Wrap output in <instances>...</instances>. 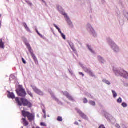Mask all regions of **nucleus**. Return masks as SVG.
I'll list each match as a JSON object with an SVG mask.
<instances>
[{"label":"nucleus","instance_id":"nucleus-1","mask_svg":"<svg viewBox=\"0 0 128 128\" xmlns=\"http://www.w3.org/2000/svg\"><path fill=\"white\" fill-rule=\"evenodd\" d=\"M16 100L19 106H28V108H32V104L26 99L24 98L20 99L18 98H16Z\"/></svg>","mask_w":128,"mask_h":128},{"label":"nucleus","instance_id":"nucleus-2","mask_svg":"<svg viewBox=\"0 0 128 128\" xmlns=\"http://www.w3.org/2000/svg\"><path fill=\"white\" fill-rule=\"evenodd\" d=\"M22 116L24 118H28V120H30V122H32L34 120V115L32 114H30L28 112H26V110H22Z\"/></svg>","mask_w":128,"mask_h":128},{"label":"nucleus","instance_id":"nucleus-3","mask_svg":"<svg viewBox=\"0 0 128 128\" xmlns=\"http://www.w3.org/2000/svg\"><path fill=\"white\" fill-rule=\"evenodd\" d=\"M19 90H16V92L18 94L19 96H21L22 98H24L26 96V90L22 88V86L20 85L18 86Z\"/></svg>","mask_w":128,"mask_h":128},{"label":"nucleus","instance_id":"nucleus-4","mask_svg":"<svg viewBox=\"0 0 128 128\" xmlns=\"http://www.w3.org/2000/svg\"><path fill=\"white\" fill-rule=\"evenodd\" d=\"M26 46L28 51L30 52L33 60H34V62H36L38 60V59L36 58V56L34 54V50L32 49V47L30 46V44L28 43H26Z\"/></svg>","mask_w":128,"mask_h":128},{"label":"nucleus","instance_id":"nucleus-5","mask_svg":"<svg viewBox=\"0 0 128 128\" xmlns=\"http://www.w3.org/2000/svg\"><path fill=\"white\" fill-rule=\"evenodd\" d=\"M32 88L34 90V92L37 94H39V96H44V93L42 92L38 88L36 87L35 86H32Z\"/></svg>","mask_w":128,"mask_h":128},{"label":"nucleus","instance_id":"nucleus-6","mask_svg":"<svg viewBox=\"0 0 128 128\" xmlns=\"http://www.w3.org/2000/svg\"><path fill=\"white\" fill-rule=\"evenodd\" d=\"M119 74L121 76H123L124 78H128V73L125 70H122L119 72Z\"/></svg>","mask_w":128,"mask_h":128},{"label":"nucleus","instance_id":"nucleus-7","mask_svg":"<svg viewBox=\"0 0 128 128\" xmlns=\"http://www.w3.org/2000/svg\"><path fill=\"white\" fill-rule=\"evenodd\" d=\"M64 96H66V98H68L70 100H72V102H74V98H72V96H70V95L68 92H64Z\"/></svg>","mask_w":128,"mask_h":128},{"label":"nucleus","instance_id":"nucleus-8","mask_svg":"<svg viewBox=\"0 0 128 128\" xmlns=\"http://www.w3.org/2000/svg\"><path fill=\"white\" fill-rule=\"evenodd\" d=\"M22 122L24 126H28V120H26V119L23 118H22Z\"/></svg>","mask_w":128,"mask_h":128},{"label":"nucleus","instance_id":"nucleus-9","mask_svg":"<svg viewBox=\"0 0 128 128\" xmlns=\"http://www.w3.org/2000/svg\"><path fill=\"white\" fill-rule=\"evenodd\" d=\"M78 114H79L80 116L82 118H86V116L84 114L82 111H78Z\"/></svg>","mask_w":128,"mask_h":128},{"label":"nucleus","instance_id":"nucleus-10","mask_svg":"<svg viewBox=\"0 0 128 128\" xmlns=\"http://www.w3.org/2000/svg\"><path fill=\"white\" fill-rule=\"evenodd\" d=\"M8 98H12L14 100V98H16V96H14V94L12 92H9L8 94Z\"/></svg>","mask_w":128,"mask_h":128},{"label":"nucleus","instance_id":"nucleus-11","mask_svg":"<svg viewBox=\"0 0 128 128\" xmlns=\"http://www.w3.org/2000/svg\"><path fill=\"white\" fill-rule=\"evenodd\" d=\"M0 48H4V44L2 42V39H0Z\"/></svg>","mask_w":128,"mask_h":128},{"label":"nucleus","instance_id":"nucleus-12","mask_svg":"<svg viewBox=\"0 0 128 128\" xmlns=\"http://www.w3.org/2000/svg\"><path fill=\"white\" fill-rule=\"evenodd\" d=\"M54 28H56V30H58L60 34H62V30H60V28H58V26H56V24H54Z\"/></svg>","mask_w":128,"mask_h":128},{"label":"nucleus","instance_id":"nucleus-13","mask_svg":"<svg viewBox=\"0 0 128 128\" xmlns=\"http://www.w3.org/2000/svg\"><path fill=\"white\" fill-rule=\"evenodd\" d=\"M112 92L113 94L114 98H116V96H118V94H116V92L114 90H112Z\"/></svg>","mask_w":128,"mask_h":128},{"label":"nucleus","instance_id":"nucleus-14","mask_svg":"<svg viewBox=\"0 0 128 128\" xmlns=\"http://www.w3.org/2000/svg\"><path fill=\"white\" fill-rule=\"evenodd\" d=\"M89 104H91V106H96V102L94 101H92V100L90 101Z\"/></svg>","mask_w":128,"mask_h":128},{"label":"nucleus","instance_id":"nucleus-15","mask_svg":"<svg viewBox=\"0 0 128 128\" xmlns=\"http://www.w3.org/2000/svg\"><path fill=\"white\" fill-rule=\"evenodd\" d=\"M83 102L84 104H88V100L86 98H84L83 99Z\"/></svg>","mask_w":128,"mask_h":128},{"label":"nucleus","instance_id":"nucleus-16","mask_svg":"<svg viewBox=\"0 0 128 128\" xmlns=\"http://www.w3.org/2000/svg\"><path fill=\"white\" fill-rule=\"evenodd\" d=\"M84 70L86 72H88V74L90 72V70L88 68H84Z\"/></svg>","mask_w":128,"mask_h":128},{"label":"nucleus","instance_id":"nucleus-17","mask_svg":"<svg viewBox=\"0 0 128 128\" xmlns=\"http://www.w3.org/2000/svg\"><path fill=\"white\" fill-rule=\"evenodd\" d=\"M122 98H120L118 100H117V102L118 104H122Z\"/></svg>","mask_w":128,"mask_h":128},{"label":"nucleus","instance_id":"nucleus-18","mask_svg":"<svg viewBox=\"0 0 128 128\" xmlns=\"http://www.w3.org/2000/svg\"><path fill=\"white\" fill-rule=\"evenodd\" d=\"M24 28H25L27 32H30V28H28V25L26 24H24Z\"/></svg>","mask_w":128,"mask_h":128},{"label":"nucleus","instance_id":"nucleus-19","mask_svg":"<svg viewBox=\"0 0 128 128\" xmlns=\"http://www.w3.org/2000/svg\"><path fill=\"white\" fill-rule=\"evenodd\" d=\"M57 120H58V122H62V118L58 116Z\"/></svg>","mask_w":128,"mask_h":128},{"label":"nucleus","instance_id":"nucleus-20","mask_svg":"<svg viewBox=\"0 0 128 128\" xmlns=\"http://www.w3.org/2000/svg\"><path fill=\"white\" fill-rule=\"evenodd\" d=\"M88 74H89L90 76H92V77L94 76V73H92V72L91 70Z\"/></svg>","mask_w":128,"mask_h":128},{"label":"nucleus","instance_id":"nucleus-21","mask_svg":"<svg viewBox=\"0 0 128 128\" xmlns=\"http://www.w3.org/2000/svg\"><path fill=\"white\" fill-rule=\"evenodd\" d=\"M122 106H123V108H126V106H128V104L124 102L122 103Z\"/></svg>","mask_w":128,"mask_h":128},{"label":"nucleus","instance_id":"nucleus-22","mask_svg":"<svg viewBox=\"0 0 128 128\" xmlns=\"http://www.w3.org/2000/svg\"><path fill=\"white\" fill-rule=\"evenodd\" d=\"M63 16H64L65 18H66L67 20H70V18H68V15L66 13L63 14Z\"/></svg>","mask_w":128,"mask_h":128},{"label":"nucleus","instance_id":"nucleus-23","mask_svg":"<svg viewBox=\"0 0 128 128\" xmlns=\"http://www.w3.org/2000/svg\"><path fill=\"white\" fill-rule=\"evenodd\" d=\"M61 36H62V38H64V40H66V36L64 35V34H61Z\"/></svg>","mask_w":128,"mask_h":128},{"label":"nucleus","instance_id":"nucleus-24","mask_svg":"<svg viewBox=\"0 0 128 128\" xmlns=\"http://www.w3.org/2000/svg\"><path fill=\"white\" fill-rule=\"evenodd\" d=\"M40 126H46V125L44 122H41Z\"/></svg>","mask_w":128,"mask_h":128},{"label":"nucleus","instance_id":"nucleus-25","mask_svg":"<svg viewBox=\"0 0 128 128\" xmlns=\"http://www.w3.org/2000/svg\"><path fill=\"white\" fill-rule=\"evenodd\" d=\"M28 94L29 96H30L32 98L33 95H32V92H28Z\"/></svg>","mask_w":128,"mask_h":128},{"label":"nucleus","instance_id":"nucleus-26","mask_svg":"<svg viewBox=\"0 0 128 128\" xmlns=\"http://www.w3.org/2000/svg\"><path fill=\"white\" fill-rule=\"evenodd\" d=\"M105 84H108V86H110V82L108 80H106L105 82Z\"/></svg>","mask_w":128,"mask_h":128},{"label":"nucleus","instance_id":"nucleus-27","mask_svg":"<svg viewBox=\"0 0 128 128\" xmlns=\"http://www.w3.org/2000/svg\"><path fill=\"white\" fill-rule=\"evenodd\" d=\"M98 128H106V126H104V125L101 124Z\"/></svg>","mask_w":128,"mask_h":128},{"label":"nucleus","instance_id":"nucleus-28","mask_svg":"<svg viewBox=\"0 0 128 128\" xmlns=\"http://www.w3.org/2000/svg\"><path fill=\"white\" fill-rule=\"evenodd\" d=\"M79 74L80 76H84V73L82 72H79Z\"/></svg>","mask_w":128,"mask_h":128},{"label":"nucleus","instance_id":"nucleus-29","mask_svg":"<svg viewBox=\"0 0 128 128\" xmlns=\"http://www.w3.org/2000/svg\"><path fill=\"white\" fill-rule=\"evenodd\" d=\"M43 112H44V116L45 118H46V112L45 110H43Z\"/></svg>","mask_w":128,"mask_h":128},{"label":"nucleus","instance_id":"nucleus-30","mask_svg":"<svg viewBox=\"0 0 128 128\" xmlns=\"http://www.w3.org/2000/svg\"><path fill=\"white\" fill-rule=\"evenodd\" d=\"M22 62H24V64H26V60L24 58H22Z\"/></svg>","mask_w":128,"mask_h":128},{"label":"nucleus","instance_id":"nucleus-31","mask_svg":"<svg viewBox=\"0 0 128 128\" xmlns=\"http://www.w3.org/2000/svg\"><path fill=\"white\" fill-rule=\"evenodd\" d=\"M116 128H120V125H119V124H116Z\"/></svg>","mask_w":128,"mask_h":128},{"label":"nucleus","instance_id":"nucleus-32","mask_svg":"<svg viewBox=\"0 0 128 128\" xmlns=\"http://www.w3.org/2000/svg\"><path fill=\"white\" fill-rule=\"evenodd\" d=\"M88 48L92 52V48H90V47L88 46Z\"/></svg>","mask_w":128,"mask_h":128},{"label":"nucleus","instance_id":"nucleus-33","mask_svg":"<svg viewBox=\"0 0 128 128\" xmlns=\"http://www.w3.org/2000/svg\"><path fill=\"white\" fill-rule=\"evenodd\" d=\"M74 124H76V126H78V122H75Z\"/></svg>","mask_w":128,"mask_h":128},{"label":"nucleus","instance_id":"nucleus-34","mask_svg":"<svg viewBox=\"0 0 128 128\" xmlns=\"http://www.w3.org/2000/svg\"><path fill=\"white\" fill-rule=\"evenodd\" d=\"M116 50H115V51H116V52H118V48L116 47Z\"/></svg>","mask_w":128,"mask_h":128},{"label":"nucleus","instance_id":"nucleus-35","mask_svg":"<svg viewBox=\"0 0 128 128\" xmlns=\"http://www.w3.org/2000/svg\"><path fill=\"white\" fill-rule=\"evenodd\" d=\"M55 100L56 102H58V99L56 98H55Z\"/></svg>","mask_w":128,"mask_h":128},{"label":"nucleus","instance_id":"nucleus-36","mask_svg":"<svg viewBox=\"0 0 128 128\" xmlns=\"http://www.w3.org/2000/svg\"><path fill=\"white\" fill-rule=\"evenodd\" d=\"M72 50H74V51L76 50V48H72Z\"/></svg>","mask_w":128,"mask_h":128},{"label":"nucleus","instance_id":"nucleus-37","mask_svg":"<svg viewBox=\"0 0 128 128\" xmlns=\"http://www.w3.org/2000/svg\"><path fill=\"white\" fill-rule=\"evenodd\" d=\"M70 24H72V22L70 21H69Z\"/></svg>","mask_w":128,"mask_h":128},{"label":"nucleus","instance_id":"nucleus-38","mask_svg":"<svg viewBox=\"0 0 128 128\" xmlns=\"http://www.w3.org/2000/svg\"><path fill=\"white\" fill-rule=\"evenodd\" d=\"M38 34L39 36H40V34L39 32H38Z\"/></svg>","mask_w":128,"mask_h":128},{"label":"nucleus","instance_id":"nucleus-39","mask_svg":"<svg viewBox=\"0 0 128 128\" xmlns=\"http://www.w3.org/2000/svg\"><path fill=\"white\" fill-rule=\"evenodd\" d=\"M38 34L39 36H40V34L39 32H38Z\"/></svg>","mask_w":128,"mask_h":128},{"label":"nucleus","instance_id":"nucleus-40","mask_svg":"<svg viewBox=\"0 0 128 128\" xmlns=\"http://www.w3.org/2000/svg\"><path fill=\"white\" fill-rule=\"evenodd\" d=\"M78 122H82V120H79Z\"/></svg>","mask_w":128,"mask_h":128},{"label":"nucleus","instance_id":"nucleus-41","mask_svg":"<svg viewBox=\"0 0 128 128\" xmlns=\"http://www.w3.org/2000/svg\"><path fill=\"white\" fill-rule=\"evenodd\" d=\"M112 48L114 50H116V49H114V47H112Z\"/></svg>","mask_w":128,"mask_h":128},{"label":"nucleus","instance_id":"nucleus-42","mask_svg":"<svg viewBox=\"0 0 128 128\" xmlns=\"http://www.w3.org/2000/svg\"><path fill=\"white\" fill-rule=\"evenodd\" d=\"M44 2V0H42Z\"/></svg>","mask_w":128,"mask_h":128},{"label":"nucleus","instance_id":"nucleus-43","mask_svg":"<svg viewBox=\"0 0 128 128\" xmlns=\"http://www.w3.org/2000/svg\"><path fill=\"white\" fill-rule=\"evenodd\" d=\"M36 32L38 34V31H36Z\"/></svg>","mask_w":128,"mask_h":128},{"label":"nucleus","instance_id":"nucleus-44","mask_svg":"<svg viewBox=\"0 0 128 128\" xmlns=\"http://www.w3.org/2000/svg\"><path fill=\"white\" fill-rule=\"evenodd\" d=\"M31 6H32V4H31Z\"/></svg>","mask_w":128,"mask_h":128},{"label":"nucleus","instance_id":"nucleus-45","mask_svg":"<svg viewBox=\"0 0 128 128\" xmlns=\"http://www.w3.org/2000/svg\"><path fill=\"white\" fill-rule=\"evenodd\" d=\"M22 128H24V127H22Z\"/></svg>","mask_w":128,"mask_h":128}]
</instances>
